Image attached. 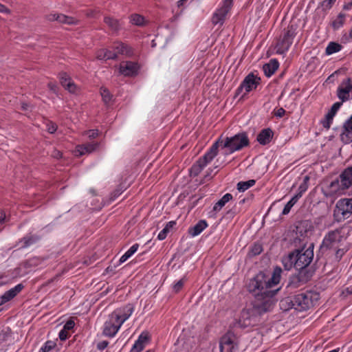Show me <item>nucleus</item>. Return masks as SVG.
I'll list each match as a JSON object with an SVG mask.
<instances>
[{"label": "nucleus", "mask_w": 352, "mask_h": 352, "mask_svg": "<svg viewBox=\"0 0 352 352\" xmlns=\"http://www.w3.org/2000/svg\"><path fill=\"white\" fill-rule=\"evenodd\" d=\"M282 272L281 267L276 266L274 268L272 276H269L263 272H259L250 279L247 284V289L254 296V301L259 302L261 304L269 302L270 303V307L273 309L274 305V297L280 289L278 285L281 279Z\"/></svg>", "instance_id": "obj_1"}, {"label": "nucleus", "mask_w": 352, "mask_h": 352, "mask_svg": "<svg viewBox=\"0 0 352 352\" xmlns=\"http://www.w3.org/2000/svg\"><path fill=\"white\" fill-rule=\"evenodd\" d=\"M314 258V251L311 248L295 250L282 258V263L285 270L302 269L307 267Z\"/></svg>", "instance_id": "obj_2"}, {"label": "nucleus", "mask_w": 352, "mask_h": 352, "mask_svg": "<svg viewBox=\"0 0 352 352\" xmlns=\"http://www.w3.org/2000/svg\"><path fill=\"white\" fill-rule=\"evenodd\" d=\"M272 309L269 302L261 304L254 301L251 307L242 310L239 323L243 327L254 326L259 321V317L262 314L270 311Z\"/></svg>", "instance_id": "obj_3"}, {"label": "nucleus", "mask_w": 352, "mask_h": 352, "mask_svg": "<svg viewBox=\"0 0 352 352\" xmlns=\"http://www.w3.org/2000/svg\"><path fill=\"white\" fill-rule=\"evenodd\" d=\"M217 143V149L221 147L226 149L225 154H232L240 151L249 145V138L245 132L239 133L232 137L222 138V135L214 142Z\"/></svg>", "instance_id": "obj_4"}, {"label": "nucleus", "mask_w": 352, "mask_h": 352, "mask_svg": "<svg viewBox=\"0 0 352 352\" xmlns=\"http://www.w3.org/2000/svg\"><path fill=\"white\" fill-rule=\"evenodd\" d=\"M320 295L318 292L307 291L293 296L294 309L303 311L309 309L318 302Z\"/></svg>", "instance_id": "obj_5"}, {"label": "nucleus", "mask_w": 352, "mask_h": 352, "mask_svg": "<svg viewBox=\"0 0 352 352\" xmlns=\"http://www.w3.org/2000/svg\"><path fill=\"white\" fill-rule=\"evenodd\" d=\"M296 25L290 24L283 30L276 46L277 54H283L288 51L296 35Z\"/></svg>", "instance_id": "obj_6"}, {"label": "nucleus", "mask_w": 352, "mask_h": 352, "mask_svg": "<svg viewBox=\"0 0 352 352\" xmlns=\"http://www.w3.org/2000/svg\"><path fill=\"white\" fill-rule=\"evenodd\" d=\"M217 155V143H214L209 151L200 157L190 168V174L193 176L198 175L204 167L207 166Z\"/></svg>", "instance_id": "obj_7"}, {"label": "nucleus", "mask_w": 352, "mask_h": 352, "mask_svg": "<svg viewBox=\"0 0 352 352\" xmlns=\"http://www.w3.org/2000/svg\"><path fill=\"white\" fill-rule=\"evenodd\" d=\"M239 338L234 332L229 331L220 339V352H236L239 350Z\"/></svg>", "instance_id": "obj_8"}, {"label": "nucleus", "mask_w": 352, "mask_h": 352, "mask_svg": "<svg viewBox=\"0 0 352 352\" xmlns=\"http://www.w3.org/2000/svg\"><path fill=\"white\" fill-rule=\"evenodd\" d=\"M342 240V236L339 230L329 231L323 239L320 248V251L324 252L327 250L337 249Z\"/></svg>", "instance_id": "obj_9"}, {"label": "nucleus", "mask_w": 352, "mask_h": 352, "mask_svg": "<svg viewBox=\"0 0 352 352\" xmlns=\"http://www.w3.org/2000/svg\"><path fill=\"white\" fill-rule=\"evenodd\" d=\"M260 81L261 78L259 77L254 75L253 73L249 74L245 77L240 86L236 90V94L239 95L244 91L242 95V97H244L251 91L256 89L257 86L260 84Z\"/></svg>", "instance_id": "obj_10"}, {"label": "nucleus", "mask_w": 352, "mask_h": 352, "mask_svg": "<svg viewBox=\"0 0 352 352\" xmlns=\"http://www.w3.org/2000/svg\"><path fill=\"white\" fill-rule=\"evenodd\" d=\"M232 0H223L220 7L214 12L212 17V23L216 25L217 24L223 25L226 15L231 9Z\"/></svg>", "instance_id": "obj_11"}, {"label": "nucleus", "mask_w": 352, "mask_h": 352, "mask_svg": "<svg viewBox=\"0 0 352 352\" xmlns=\"http://www.w3.org/2000/svg\"><path fill=\"white\" fill-rule=\"evenodd\" d=\"M334 212L343 219L349 218L352 214V199L344 198L338 201Z\"/></svg>", "instance_id": "obj_12"}, {"label": "nucleus", "mask_w": 352, "mask_h": 352, "mask_svg": "<svg viewBox=\"0 0 352 352\" xmlns=\"http://www.w3.org/2000/svg\"><path fill=\"white\" fill-rule=\"evenodd\" d=\"M118 316H114L112 313L109 316L108 320L104 324L102 333L104 336L113 338L118 333L122 324L118 320Z\"/></svg>", "instance_id": "obj_13"}, {"label": "nucleus", "mask_w": 352, "mask_h": 352, "mask_svg": "<svg viewBox=\"0 0 352 352\" xmlns=\"http://www.w3.org/2000/svg\"><path fill=\"white\" fill-rule=\"evenodd\" d=\"M352 91V80L350 78L342 81L337 89V96L342 102L350 98V92Z\"/></svg>", "instance_id": "obj_14"}, {"label": "nucleus", "mask_w": 352, "mask_h": 352, "mask_svg": "<svg viewBox=\"0 0 352 352\" xmlns=\"http://www.w3.org/2000/svg\"><path fill=\"white\" fill-rule=\"evenodd\" d=\"M139 69V65L135 62L124 61L120 65V73L125 76H136Z\"/></svg>", "instance_id": "obj_15"}, {"label": "nucleus", "mask_w": 352, "mask_h": 352, "mask_svg": "<svg viewBox=\"0 0 352 352\" xmlns=\"http://www.w3.org/2000/svg\"><path fill=\"white\" fill-rule=\"evenodd\" d=\"M133 311V306L131 304H128L122 308L116 309L112 314L114 316H118V320L122 324L131 316Z\"/></svg>", "instance_id": "obj_16"}, {"label": "nucleus", "mask_w": 352, "mask_h": 352, "mask_svg": "<svg viewBox=\"0 0 352 352\" xmlns=\"http://www.w3.org/2000/svg\"><path fill=\"white\" fill-rule=\"evenodd\" d=\"M340 138L345 144L352 142V115L344 122Z\"/></svg>", "instance_id": "obj_17"}, {"label": "nucleus", "mask_w": 352, "mask_h": 352, "mask_svg": "<svg viewBox=\"0 0 352 352\" xmlns=\"http://www.w3.org/2000/svg\"><path fill=\"white\" fill-rule=\"evenodd\" d=\"M22 291V283L16 285L15 287L6 291L0 296V306L12 300L18 294Z\"/></svg>", "instance_id": "obj_18"}, {"label": "nucleus", "mask_w": 352, "mask_h": 352, "mask_svg": "<svg viewBox=\"0 0 352 352\" xmlns=\"http://www.w3.org/2000/svg\"><path fill=\"white\" fill-rule=\"evenodd\" d=\"M98 146L97 142L86 143L76 146L75 153L76 156H81L87 153H91L94 151Z\"/></svg>", "instance_id": "obj_19"}, {"label": "nucleus", "mask_w": 352, "mask_h": 352, "mask_svg": "<svg viewBox=\"0 0 352 352\" xmlns=\"http://www.w3.org/2000/svg\"><path fill=\"white\" fill-rule=\"evenodd\" d=\"M274 135L272 130L270 128L263 129L257 135L256 140L260 144L266 145L270 142Z\"/></svg>", "instance_id": "obj_20"}, {"label": "nucleus", "mask_w": 352, "mask_h": 352, "mask_svg": "<svg viewBox=\"0 0 352 352\" xmlns=\"http://www.w3.org/2000/svg\"><path fill=\"white\" fill-rule=\"evenodd\" d=\"M342 185L349 188L352 186V166L345 168L340 175Z\"/></svg>", "instance_id": "obj_21"}, {"label": "nucleus", "mask_w": 352, "mask_h": 352, "mask_svg": "<svg viewBox=\"0 0 352 352\" xmlns=\"http://www.w3.org/2000/svg\"><path fill=\"white\" fill-rule=\"evenodd\" d=\"M113 49L117 53V55L120 54L130 57L133 54V49L128 45L123 43H116L113 46Z\"/></svg>", "instance_id": "obj_22"}, {"label": "nucleus", "mask_w": 352, "mask_h": 352, "mask_svg": "<svg viewBox=\"0 0 352 352\" xmlns=\"http://www.w3.org/2000/svg\"><path fill=\"white\" fill-rule=\"evenodd\" d=\"M279 67V63L276 59H271L268 63L263 66L265 75L267 77L272 76Z\"/></svg>", "instance_id": "obj_23"}, {"label": "nucleus", "mask_w": 352, "mask_h": 352, "mask_svg": "<svg viewBox=\"0 0 352 352\" xmlns=\"http://www.w3.org/2000/svg\"><path fill=\"white\" fill-rule=\"evenodd\" d=\"M206 220H199L194 226L189 228L188 234L192 236H196L201 234L208 227Z\"/></svg>", "instance_id": "obj_24"}, {"label": "nucleus", "mask_w": 352, "mask_h": 352, "mask_svg": "<svg viewBox=\"0 0 352 352\" xmlns=\"http://www.w3.org/2000/svg\"><path fill=\"white\" fill-rule=\"evenodd\" d=\"M329 190L332 194L340 195L343 193L345 190L349 189L348 188H344L342 185L341 179L340 177L335 180L332 181L329 184Z\"/></svg>", "instance_id": "obj_25"}, {"label": "nucleus", "mask_w": 352, "mask_h": 352, "mask_svg": "<svg viewBox=\"0 0 352 352\" xmlns=\"http://www.w3.org/2000/svg\"><path fill=\"white\" fill-rule=\"evenodd\" d=\"M104 22L105 24H107L109 29L114 32H118L122 28L121 22L115 18L111 16H105L104 18Z\"/></svg>", "instance_id": "obj_26"}, {"label": "nucleus", "mask_w": 352, "mask_h": 352, "mask_svg": "<svg viewBox=\"0 0 352 352\" xmlns=\"http://www.w3.org/2000/svg\"><path fill=\"white\" fill-rule=\"evenodd\" d=\"M41 200V196L37 195L34 193L32 195H27L25 198H23V205L30 206V207L35 206Z\"/></svg>", "instance_id": "obj_27"}, {"label": "nucleus", "mask_w": 352, "mask_h": 352, "mask_svg": "<svg viewBox=\"0 0 352 352\" xmlns=\"http://www.w3.org/2000/svg\"><path fill=\"white\" fill-rule=\"evenodd\" d=\"M231 199H232V195L230 193H226L214 205L213 211L215 212H219L226 204Z\"/></svg>", "instance_id": "obj_28"}, {"label": "nucleus", "mask_w": 352, "mask_h": 352, "mask_svg": "<svg viewBox=\"0 0 352 352\" xmlns=\"http://www.w3.org/2000/svg\"><path fill=\"white\" fill-rule=\"evenodd\" d=\"M58 22L63 24L76 25L78 24V21L72 16H66L63 14H58L56 16Z\"/></svg>", "instance_id": "obj_29"}, {"label": "nucleus", "mask_w": 352, "mask_h": 352, "mask_svg": "<svg viewBox=\"0 0 352 352\" xmlns=\"http://www.w3.org/2000/svg\"><path fill=\"white\" fill-rule=\"evenodd\" d=\"M139 248L138 243L133 244L120 258L119 263H124L127 259L132 256L138 250Z\"/></svg>", "instance_id": "obj_30"}, {"label": "nucleus", "mask_w": 352, "mask_h": 352, "mask_svg": "<svg viewBox=\"0 0 352 352\" xmlns=\"http://www.w3.org/2000/svg\"><path fill=\"white\" fill-rule=\"evenodd\" d=\"M280 307L283 311H288L294 309V302L293 297H286L280 301Z\"/></svg>", "instance_id": "obj_31"}, {"label": "nucleus", "mask_w": 352, "mask_h": 352, "mask_svg": "<svg viewBox=\"0 0 352 352\" xmlns=\"http://www.w3.org/2000/svg\"><path fill=\"white\" fill-rule=\"evenodd\" d=\"M40 240V236L37 234H29L23 237V248L35 244Z\"/></svg>", "instance_id": "obj_32"}, {"label": "nucleus", "mask_w": 352, "mask_h": 352, "mask_svg": "<svg viewBox=\"0 0 352 352\" xmlns=\"http://www.w3.org/2000/svg\"><path fill=\"white\" fill-rule=\"evenodd\" d=\"M305 284V281H302V278L300 276L299 274H296L295 275L292 276L289 282V285L292 288H298L300 286Z\"/></svg>", "instance_id": "obj_33"}, {"label": "nucleus", "mask_w": 352, "mask_h": 352, "mask_svg": "<svg viewBox=\"0 0 352 352\" xmlns=\"http://www.w3.org/2000/svg\"><path fill=\"white\" fill-rule=\"evenodd\" d=\"M342 48V46L338 43L330 42L326 47L325 53L327 55H331L340 52Z\"/></svg>", "instance_id": "obj_34"}, {"label": "nucleus", "mask_w": 352, "mask_h": 352, "mask_svg": "<svg viewBox=\"0 0 352 352\" xmlns=\"http://www.w3.org/2000/svg\"><path fill=\"white\" fill-rule=\"evenodd\" d=\"M298 270V274L302 278V281H305L307 283L311 278L313 275V272L311 271L307 267L302 269H296Z\"/></svg>", "instance_id": "obj_35"}, {"label": "nucleus", "mask_w": 352, "mask_h": 352, "mask_svg": "<svg viewBox=\"0 0 352 352\" xmlns=\"http://www.w3.org/2000/svg\"><path fill=\"white\" fill-rule=\"evenodd\" d=\"M256 183V181L254 179H250L248 181L245 182H239L237 184V190L239 192H244L248 188L253 186Z\"/></svg>", "instance_id": "obj_36"}, {"label": "nucleus", "mask_w": 352, "mask_h": 352, "mask_svg": "<svg viewBox=\"0 0 352 352\" xmlns=\"http://www.w3.org/2000/svg\"><path fill=\"white\" fill-rule=\"evenodd\" d=\"M309 180V177L308 176H305L304 177L303 182L300 184L298 187V192L295 195L298 196L300 199L304 192H305L308 188V182Z\"/></svg>", "instance_id": "obj_37"}, {"label": "nucleus", "mask_w": 352, "mask_h": 352, "mask_svg": "<svg viewBox=\"0 0 352 352\" xmlns=\"http://www.w3.org/2000/svg\"><path fill=\"white\" fill-rule=\"evenodd\" d=\"M299 198L298 197V196H296L294 195L287 204L285 206L283 210V212H282V214L285 215V214H287L292 208L297 203V201H298Z\"/></svg>", "instance_id": "obj_38"}, {"label": "nucleus", "mask_w": 352, "mask_h": 352, "mask_svg": "<svg viewBox=\"0 0 352 352\" xmlns=\"http://www.w3.org/2000/svg\"><path fill=\"white\" fill-rule=\"evenodd\" d=\"M344 17H345V14H343V13H340L337 17L336 19H335L333 22H332V27L334 30H338L339 28H340L341 27H342V25H344Z\"/></svg>", "instance_id": "obj_39"}, {"label": "nucleus", "mask_w": 352, "mask_h": 352, "mask_svg": "<svg viewBox=\"0 0 352 352\" xmlns=\"http://www.w3.org/2000/svg\"><path fill=\"white\" fill-rule=\"evenodd\" d=\"M342 104V102L340 101V102H336L332 105L331 109L329 111V112L327 114L329 120H333L334 116L336 115L337 111L339 110V109L340 108Z\"/></svg>", "instance_id": "obj_40"}, {"label": "nucleus", "mask_w": 352, "mask_h": 352, "mask_svg": "<svg viewBox=\"0 0 352 352\" xmlns=\"http://www.w3.org/2000/svg\"><path fill=\"white\" fill-rule=\"evenodd\" d=\"M144 21V17L140 14H133L130 16V22L135 25H142Z\"/></svg>", "instance_id": "obj_41"}, {"label": "nucleus", "mask_w": 352, "mask_h": 352, "mask_svg": "<svg viewBox=\"0 0 352 352\" xmlns=\"http://www.w3.org/2000/svg\"><path fill=\"white\" fill-rule=\"evenodd\" d=\"M100 94L104 103L108 104L111 100L112 95L107 88L101 87Z\"/></svg>", "instance_id": "obj_42"}, {"label": "nucleus", "mask_w": 352, "mask_h": 352, "mask_svg": "<svg viewBox=\"0 0 352 352\" xmlns=\"http://www.w3.org/2000/svg\"><path fill=\"white\" fill-rule=\"evenodd\" d=\"M262 252H263L262 245L258 243H255L251 247V249L250 251V256H257V255L260 254Z\"/></svg>", "instance_id": "obj_43"}, {"label": "nucleus", "mask_w": 352, "mask_h": 352, "mask_svg": "<svg viewBox=\"0 0 352 352\" xmlns=\"http://www.w3.org/2000/svg\"><path fill=\"white\" fill-rule=\"evenodd\" d=\"M56 343L54 341L48 340L41 348L40 352H50L56 346Z\"/></svg>", "instance_id": "obj_44"}, {"label": "nucleus", "mask_w": 352, "mask_h": 352, "mask_svg": "<svg viewBox=\"0 0 352 352\" xmlns=\"http://www.w3.org/2000/svg\"><path fill=\"white\" fill-rule=\"evenodd\" d=\"M336 1V0H324L320 3V6L323 11H327L333 7Z\"/></svg>", "instance_id": "obj_45"}, {"label": "nucleus", "mask_w": 352, "mask_h": 352, "mask_svg": "<svg viewBox=\"0 0 352 352\" xmlns=\"http://www.w3.org/2000/svg\"><path fill=\"white\" fill-rule=\"evenodd\" d=\"M45 126L47 131L51 134L54 133L58 129L57 124L51 120H47Z\"/></svg>", "instance_id": "obj_46"}, {"label": "nucleus", "mask_w": 352, "mask_h": 352, "mask_svg": "<svg viewBox=\"0 0 352 352\" xmlns=\"http://www.w3.org/2000/svg\"><path fill=\"white\" fill-rule=\"evenodd\" d=\"M58 78L63 87H65L68 82L72 80L71 77L66 72H60L58 74Z\"/></svg>", "instance_id": "obj_47"}, {"label": "nucleus", "mask_w": 352, "mask_h": 352, "mask_svg": "<svg viewBox=\"0 0 352 352\" xmlns=\"http://www.w3.org/2000/svg\"><path fill=\"white\" fill-rule=\"evenodd\" d=\"M63 87L72 94H74L77 91V86L72 80L68 82Z\"/></svg>", "instance_id": "obj_48"}, {"label": "nucleus", "mask_w": 352, "mask_h": 352, "mask_svg": "<svg viewBox=\"0 0 352 352\" xmlns=\"http://www.w3.org/2000/svg\"><path fill=\"white\" fill-rule=\"evenodd\" d=\"M185 283L184 278L180 279L173 285V289L175 293L179 292L183 287Z\"/></svg>", "instance_id": "obj_49"}, {"label": "nucleus", "mask_w": 352, "mask_h": 352, "mask_svg": "<svg viewBox=\"0 0 352 352\" xmlns=\"http://www.w3.org/2000/svg\"><path fill=\"white\" fill-rule=\"evenodd\" d=\"M144 344L136 340L131 350V352H140L144 349Z\"/></svg>", "instance_id": "obj_50"}, {"label": "nucleus", "mask_w": 352, "mask_h": 352, "mask_svg": "<svg viewBox=\"0 0 352 352\" xmlns=\"http://www.w3.org/2000/svg\"><path fill=\"white\" fill-rule=\"evenodd\" d=\"M149 336L147 333H142L138 339L137 340L138 342H141L143 344H146V343L148 341Z\"/></svg>", "instance_id": "obj_51"}, {"label": "nucleus", "mask_w": 352, "mask_h": 352, "mask_svg": "<svg viewBox=\"0 0 352 352\" xmlns=\"http://www.w3.org/2000/svg\"><path fill=\"white\" fill-rule=\"evenodd\" d=\"M336 252H335V256H336V258L337 261H340L342 257L343 256V255L345 254V250L342 248H339V247L336 249V250H333Z\"/></svg>", "instance_id": "obj_52"}, {"label": "nucleus", "mask_w": 352, "mask_h": 352, "mask_svg": "<svg viewBox=\"0 0 352 352\" xmlns=\"http://www.w3.org/2000/svg\"><path fill=\"white\" fill-rule=\"evenodd\" d=\"M106 54H107V60H113V59H116L118 56H117V53L116 52V51H111V50H107L106 49Z\"/></svg>", "instance_id": "obj_53"}, {"label": "nucleus", "mask_w": 352, "mask_h": 352, "mask_svg": "<svg viewBox=\"0 0 352 352\" xmlns=\"http://www.w3.org/2000/svg\"><path fill=\"white\" fill-rule=\"evenodd\" d=\"M96 57L100 60H107L106 49H102L97 52Z\"/></svg>", "instance_id": "obj_54"}, {"label": "nucleus", "mask_w": 352, "mask_h": 352, "mask_svg": "<svg viewBox=\"0 0 352 352\" xmlns=\"http://www.w3.org/2000/svg\"><path fill=\"white\" fill-rule=\"evenodd\" d=\"M88 138L89 139L96 138L98 135V129H91L89 130L86 132Z\"/></svg>", "instance_id": "obj_55"}, {"label": "nucleus", "mask_w": 352, "mask_h": 352, "mask_svg": "<svg viewBox=\"0 0 352 352\" xmlns=\"http://www.w3.org/2000/svg\"><path fill=\"white\" fill-rule=\"evenodd\" d=\"M168 233V228H164V229L158 234L157 239L161 241L165 239Z\"/></svg>", "instance_id": "obj_56"}, {"label": "nucleus", "mask_w": 352, "mask_h": 352, "mask_svg": "<svg viewBox=\"0 0 352 352\" xmlns=\"http://www.w3.org/2000/svg\"><path fill=\"white\" fill-rule=\"evenodd\" d=\"M285 112V110L283 108L280 107L277 110H274V114L276 117L280 118L284 116Z\"/></svg>", "instance_id": "obj_57"}, {"label": "nucleus", "mask_w": 352, "mask_h": 352, "mask_svg": "<svg viewBox=\"0 0 352 352\" xmlns=\"http://www.w3.org/2000/svg\"><path fill=\"white\" fill-rule=\"evenodd\" d=\"M74 322L72 320H69L63 326V329H65V331L71 330L74 327Z\"/></svg>", "instance_id": "obj_58"}, {"label": "nucleus", "mask_w": 352, "mask_h": 352, "mask_svg": "<svg viewBox=\"0 0 352 352\" xmlns=\"http://www.w3.org/2000/svg\"><path fill=\"white\" fill-rule=\"evenodd\" d=\"M108 344H109V342L107 340H103V341L99 342L97 344V349L100 351L104 350L105 348H107Z\"/></svg>", "instance_id": "obj_59"}, {"label": "nucleus", "mask_w": 352, "mask_h": 352, "mask_svg": "<svg viewBox=\"0 0 352 352\" xmlns=\"http://www.w3.org/2000/svg\"><path fill=\"white\" fill-rule=\"evenodd\" d=\"M59 338L60 340H65L67 338V332L65 329L60 330L59 332Z\"/></svg>", "instance_id": "obj_60"}, {"label": "nucleus", "mask_w": 352, "mask_h": 352, "mask_svg": "<svg viewBox=\"0 0 352 352\" xmlns=\"http://www.w3.org/2000/svg\"><path fill=\"white\" fill-rule=\"evenodd\" d=\"M56 16H58V13H51L46 16V19L49 21H56Z\"/></svg>", "instance_id": "obj_61"}, {"label": "nucleus", "mask_w": 352, "mask_h": 352, "mask_svg": "<svg viewBox=\"0 0 352 352\" xmlns=\"http://www.w3.org/2000/svg\"><path fill=\"white\" fill-rule=\"evenodd\" d=\"M333 120H329L327 115L325 116V120L322 122V125L326 129H329Z\"/></svg>", "instance_id": "obj_62"}, {"label": "nucleus", "mask_w": 352, "mask_h": 352, "mask_svg": "<svg viewBox=\"0 0 352 352\" xmlns=\"http://www.w3.org/2000/svg\"><path fill=\"white\" fill-rule=\"evenodd\" d=\"M122 194V190L120 189H116L112 193H111V199L112 200H114L116 199L119 195Z\"/></svg>", "instance_id": "obj_63"}, {"label": "nucleus", "mask_w": 352, "mask_h": 352, "mask_svg": "<svg viewBox=\"0 0 352 352\" xmlns=\"http://www.w3.org/2000/svg\"><path fill=\"white\" fill-rule=\"evenodd\" d=\"M49 89L52 91L54 93L57 92V86L55 83L53 82H49L47 85Z\"/></svg>", "instance_id": "obj_64"}]
</instances>
